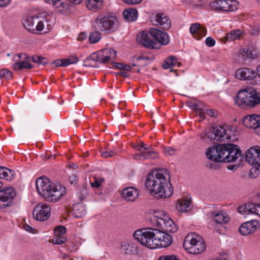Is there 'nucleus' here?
<instances>
[{
	"instance_id": "61",
	"label": "nucleus",
	"mask_w": 260,
	"mask_h": 260,
	"mask_svg": "<svg viewBox=\"0 0 260 260\" xmlns=\"http://www.w3.org/2000/svg\"><path fill=\"white\" fill-rule=\"evenodd\" d=\"M133 157L135 159L137 160H144L143 151H141L139 153L134 154Z\"/></svg>"
},
{
	"instance_id": "60",
	"label": "nucleus",
	"mask_w": 260,
	"mask_h": 260,
	"mask_svg": "<svg viewBox=\"0 0 260 260\" xmlns=\"http://www.w3.org/2000/svg\"><path fill=\"white\" fill-rule=\"evenodd\" d=\"M142 0H123V1L129 5H136L140 3Z\"/></svg>"
},
{
	"instance_id": "12",
	"label": "nucleus",
	"mask_w": 260,
	"mask_h": 260,
	"mask_svg": "<svg viewBox=\"0 0 260 260\" xmlns=\"http://www.w3.org/2000/svg\"><path fill=\"white\" fill-rule=\"evenodd\" d=\"M172 242V238L168 233L156 230L154 238V248L167 247Z\"/></svg>"
},
{
	"instance_id": "48",
	"label": "nucleus",
	"mask_w": 260,
	"mask_h": 260,
	"mask_svg": "<svg viewBox=\"0 0 260 260\" xmlns=\"http://www.w3.org/2000/svg\"><path fill=\"white\" fill-rule=\"evenodd\" d=\"M135 148L138 151L141 152V151H147V150L150 149V148H151V146L150 145H146L144 143L141 142L138 144Z\"/></svg>"
},
{
	"instance_id": "18",
	"label": "nucleus",
	"mask_w": 260,
	"mask_h": 260,
	"mask_svg": "<svg viewBox=\"0 0 260 260\" xmlns=\"http://www.w3.org/2000/svg\"><path fill=\"white\" fill-rule=\"evenodd\" d=\"M239 213L241 214H254L260 217V205L253 203H246L237 208Z\"/></svg>"
},
{
	"instance_id": "50",
	"label": "nucleus",
	"mask_w": 260,
	"mask_h": 260,
	"mask_svg": "<svg viewBox=\"0 0 260 260\" xmlns=\"http://www.w3.org/2000/svg\"><path fill=\"white\" fill-rule=\"evenodd\" d=\"M115 67L126 71H129L132 70V67L124 63H115Z\"/></svg>"
},
{
	"instance_id": "39",
	"label": "nucleus",
	"mask_w": 260,
	"mask_h": 260,
	"mask_svg": "<svg viewBox=\"0 0 260 260\" xmlns=\"http://www.w3.org/2000/svg\"><path fill=\"white\" fill-rule=\"evenodd\" d=\"M100 31L98 30L91 32L89 36V41L90 43H96L98 42L101 39V35Z\"/></svg>"
},
{
	"instance_id": "52",
	"label": "nucleus",
	"mask_w": 260,
	"mask_h": 260,
	"mask_svg": "<svg viewBox=\"0 0 260 260\" xmlns=\"http://www.w3.org/2000/svg\"><path fill=\"white\" fill-rule=\"evenodd\" d=\"M200 28V24L199 23H194L190 26V32L191 34H197L199 29Z\"/></svg>"
},
{
	"instance_id": "6",
	"label": "nucleus",
	"mask_w": 260,
	"mask_h": 260,
	"mask_svg": "<svg viewBox=\"0 0 260 260\" xmlns=\"http://www.w3.org/2000/svg\"><path fill=\"white\" fill-rule=\"evenodd\" d=\"M92 26L96 30L109 34L117 29L118 20L115 16L101 14L94 19Z\"/></svg>"
},
{
	"instance_id": "27",
	"label": "nucleus",
	"mask_w": 260,
	"mask_h": 260,
	"mask_svg": "<svg viewBox=\"0 0 260 260\" xmlns=\"http://www.w3.org/2000/svg\"><path fill=\"white\" fill-rule=\"evenodd\" d=\"M100 51L102 55H103L104 63L112 61L116 58V52L112 48H106Z\"/></svg>"
},
{
	"instance_id": "23",
	"label": "nucleus",
	"mask_w": 260,
	"mask_h": 260,
	"mask_svg": "<svg viewBox=\"0 0 260 260\" xmlns=\"http://www.w3.org/2000/svg\"><path fill=\"white\" fill-rule=\"evenodd\" d=\"M139 191L134 187H127L122 189L121 196L127 201L133 202L139 196Z\"/></svg>"
},
{
	"instance_id": "19",
	"label": "nucleus",
	"mask_w": 260,
	"mask_h": 260,
	"mask_svg": "<svg viewBox=\"0 0 260 260\" xmlns=\"http://www.w3.org/2000/svg\"><path fill=\"white\" fill-rule=\"evenodd\" d=\"M149 34L155 40V42H158L161 45H167L169 42V36L165 31L156 28H151L149 30Z\"/></svg>"
},
{
	"instance_id": "49",
	"label": "nucleus",
	"mask_w": 260,
	"mask_h": 260,
	"mask_svg": "<svg viewBox=\"0 0 260 260\" xmlns=\"http://www.w3.org/2000/svg\"><path fill=\"white\" fill-rule=\"evenodd\" d=\"M79 60L78 58L76 56H71L69 58H64V64L66 66L77 63Z\"/></svg>"
},
{
	"instance_id": "30",
	"label": "nucleus",
	"mask_w": 260,
	"mask_h": 260,
	"mask_svg": "<svg viewBox=\"0 0 260 260\" xmlns=\"http://www.w3.org/2000/svg\"><path fill=\"white\" fill-rule=\"evenodd\" d=\"M14 177V172L6 167L0 166V179L11 181Z\"/></svg>"
},
{
	"instance_id": "63",
	"label": "nucleus",
	"mask_w": 260,
	"mask_h": 260,
	"mask_svg": "<svg viewBox=\"0 0 260 260\" xmlns=\"http://www.w3.org/2000/svg\"><path fill=\"white\" fill-rule=\"evenodd\" d=\"M69 180H70L71 183H72V184L75 183L78 181V178L77 176V175L73 174L70 176Z\"/></svg>"
},
{
	"instance_id": "59",
	"label": "nucleus",
	"mask_w": 260,
	"mask_h": 260,
	"mask_svg": "<svg viewBox=\"0 0 260 260\" xmlns=\"http://www.w3.org/2000/svg\"><path fill=\"white\" fill-rule=\"evenodd\" d=\"M23 228L25 231L32 234H35L36 231V230L35 229H33L32 228H31L30 226L27 224H25L23 225Z\"/></svg>"
},
{
	"instance_id": "22",
	"label": "nucleus",
	"mask_w": 260,
	"mask_h": 260,
	"mask_svg": "<svg viewBox=\"0 0 260 260\" xmlns=\"http://www.w3.org/2000/svg\"><path fill=\"white\" fill-rule=\"evenodd\" d=\"M154 24L164 29H169L171 26V21L164 13H157L153 21Z\"/></svg>"
},
{
	"instance_id": "62",
	"label": "nucleus",
	"mask_w": 260,
	"mask_h": 260,
	"mask_svg": "<svg viewBox=\"0 0 260 260\" xmlns=\"http://www.w3.org/2000/svg\"><path fill=\"white\" fill-rule=\"evenodd\" d=\"M164 257L165 260H180L175 255H164Z\"/></svg>"
},
{
	"instance_id": "33",
	"label": "nucleus",
	"mask_w": 260,
	"mask_h": 260,
	"mask_svg": "<svg viewBox=\"0 0 260 260\" xmlns=\"http://www.w3.org/2000/svg\"><path fill=\"white\" fill-rule=\"evenodd\" d=\"M201 139L205 142H212L214 139V133L212 132V127L206 129L200 135Z\"/></svg>"
},
{
	"instance_id": "43",
	"label": "nucleus",
	"mask_w": 260,
	"mask_h": 260,
	"mask_svg": "<svg viewBox=\"0 0 260 260\" xmlns=\"http://www.w3.org/2000/svg\"><path fill=\"white\" fill-rule=\"evenodd\" d=\"M31 60L33 62L38 63L39 64L45 65L48 63L47 59L41 56L34 55L31 57Z\"/></svg>"
},
{
	"instance_id": "10",
	"label": "nucleus",
	"mask_w": 260,
	"mask_h": 260,
	"mask_svg": "<svg viewBox=\"0 0 260 260\" xmlns=\"http://www.w3.org/2000/svg\"><path fill=\"white\" fill-rule=\"evenodd\" d=\"M211 6L213 9L220 11L232 12L238 9V5L235 0H216Z\"/></svg>"
},
{
	"instance_id": "45",
	"label": "nucleus",
	"mask_w": 260,
	"mask_h": 260,
	"mask_svg": "<svg viewBox=\"0 0 260 260\" xmlns=\"http://www.w3.org/2000/svg\"><path fill=\"white\" fill-rule=\"evenodd\" d=\"M67 241V239L65 236H54V237L51 239V242L54 244H62Z\"/></svg>"
},
{
	"instance_id": "21",
	"label": "nucleus",
	"mask_w": 260,
	"mask_h": 260,
	"mask_svg": "<svg viewBox=\"0 0 260 260\" xmlns=\"http://www.w3.org/2000/svg\"><path fill=\"white\" fill-rule=\"evenodd\" d=\"M256 72L246 68L239 69L235 72V77L240 80H251L256 78Z\"/></svg>"
},
{
	"instance_id": "28",
	"label": "nucleus",
	"mask_w": 260,
	"mask_h": 260,
	"mask_svg": "<svg viewBox=\"0 0 260 260\" xmlns=\"http://www.w3.org/2000/svg\"><path fill=\"white\" fill-rule=\"evenodd\" d=\"M190 200L189 199H179L176 204V208L181 212H186L190 210Z\"/></svg>"
},
{
	"instance_id": "9",
	"label": "nucleus",
	"mask_w": 260,
	"mask_h": 260,
	"mask_svg": "<svg viewBox=\"0 0 260 260\" xmlns=\"http://www.w3.org/2000/svg\"><path fill=\"white\" fill-rule=\"evenodd\" d=\"M3 185L0 181V209L11 206L16 197V192L13 187H3Z\"/></svg>"
},
{
	"instance_id": "8",
	"label": "nucleus",
	"mask_w": 260,
	"mask_h": 260,
	"mask_svg": "<svg viewBox=\"0 0 260 260\" xmlns=\"http://www.w3.org/2000/svg\"><path fill=\"white\" fill-rule=\"evenodd\" d=\"M156 229L148 228L137 230L134 233L136 240L150 249H154V238Z\"/></svg>"
},
{
	"instance_id": "5",
	"label": "nucleus",
	"mask_w": 260,
	"mask_h": 260,
	"mask_svg": "<svg viewBox=\"0 0 260 260\" xmlns=\"http://www.w3.org/2000/svg\"><path fill=\"white\" fill-rule=\"evenodd\" d=\"M150 221L161 231L167 233H175L178 230V226L170 217L164 211L155 212L150 218Z\"/></svg>"
},
{
	"instance_id": "47",
	"label": "nucleus",
	"mask_w": 260,
	"mask_h": 260,
	"mask_svg": "<svg viewBox=\"0 0 260 260\" xmlns=\"http://www.w3.org/2000/svg\"><path fill=\"white\" fill-rule=\"evenodd\" d=\"M251 165L253 167L250 169V175L252 178H255L260 172V164Z\"/></svg>"
},
{
	"instance_id": "51",
	"label": "nucleus",
	"mask_w": 260,
	"mask_h": 260,
	"mask_svg": "<svg viewBox=\"0 0 260 260\" xmlns=\"http://www.w3.org/2000/svg\"><path fill=\"white\" fill-rule=\"evenodd\" d=\"M205 114H207L212 117H216L217 116V112L213 109H206L205 110L204 109V114L202 117L205 118Z\"/></svg>"
},
{
	"instance_id": "7",
	"label": "nucleus",
	"mask_w": 260,
	"mask_h": 260,
	"mask_svg": "<svg viewBox=\"0 0 260 260\" xmlns=\"http://www.w3.org/2000/svg\"><path fill=\"white\" fill-rule=\"evenodd\" d=\"M183 247L188 253L193 254H200L206 249L205 244L202 237L194 233H190L186 236Z\"/></svg>"
},
{
	"instance_id": "20",
	"label": "nucleus",
	"mask_w": 260,
	"mask_h": 260,
	"mask_svg": "<svg viewBox=\"0 0 260 260\" xmlns=\"http://www.w3.org/2000/svg\"><path fill=\"white\" fill-rule=\"evenodd\" d=\"M149 34L155 40V42H158L161 45H167L169 42V36L165 31L156 28H151L149 30Z\"/></svg>"
},
{
	"instance_id": "32",
	"label": "nucleus",
	"mask_w": 260,
	"mask_h": 260,
	"mask_svg": "<svg viewBox=\"0 0 260 260\" xmlns=\"http://www.w3.org/2000/svg\"><path fill=\"white\" fill-rule=\"evenodd\" d=\"M123 16L127 21H134L137 18V11L133 9L125 10L123 12Z\"/></svg>"
},
{
	"instance_id": "40",
	"label": "nucleus",
	"mask_w": 260,
	"mask_h": 260,
	"mask_svg": "<svg viewBox=\"0 0 260 260\" xmlns=\"http://www.w3.org/2000/svg\"><path fill=\"white\" fill-rule=\"evenodd\" d=\"M157 153L153 150L152 147L147 151H143L144 160L156 158L157 157Z\"/></svg>"
},
{
	"instance_id": "46",
	"label": "nucleus",
	"mask_w": 260,
	"mask_h": 260,
	"mask_svg": "<svg viewBox=\"0 0 260 260\" xmlns=\"http://www.w3.org/2000/svg\"><path fill=\"white\" fill-rule=\"evenodd\" d=\"M0 77L5 78L7 80L12 78V73L7 69H3L0 71Z\"/></svg>"
},
{
	"instance_id": "31",
	"label": "nucleus",
	"mask_w": 260,
	"mask_h": 260,
	"mask_svg": "<svg viewBox=\"0 0 260 260\" xmlns=\"http://www.w3.org/2000/svg\"><path fill=\"white\" fill-rule=\"evenodd\" d=\"M52 6L61 13L67 12L69 9V5L66 0H57Z\"/></svg>"
},
{
	"instance_id": "37",
	"label": "nucleus",
	"mask_w": 260,
	"mask_h": 260,
	"mask_svg": "<svg viewBox=\"0 0 260 260\" xmlns=\"http://www.w3.org/2000/svg\"><path fill=\"white\" fill-rule=\"evenodd\" d=\"M73 212L75 216L77 218L81 217L85 214L84 207L80 204L75 205L73 207Z\"/></svg>"
},
{
	"instance_id": "42",
	"label": "nucleus",
	"mask_w": 260,
	"mask_h": 260,
	"mask_svg": "<svg viewBox=\"0 0 260 260\" xmlns=\"http://www.w3.org/2000/svg\"><path fill=\"white\" fill-rule=\"evenodd\" d=\"M186 105L192 108V109L198 111L199 114L201 117L203 116V115L204 114V109L200 106V104L187 102Z\"/></svg>"
},
{
	"instance_id": "34",
	"label": "nucleus",
	"mask_w": 260,
	"mask_h": 260,
	"mask_svg": "<svg viewBox=\"0 0 260 260\" xmlns=\"http://www.w3.org/2000/svg\"><path fill=\"white\" fill-rule=\"evenodd\" d=\"M176 64H177L178 67H180L181 66V62H178L175 57L171 56H169L165 60L162 66L164 69H168L175 67Z\"/></svg>"
},
{
	"instance_id": "13",
	"label": "nucleus",
	"mask_w": 260,
	"mask_h": 260,
	"mask_svg": "<svg viewBox=\"0 0 260 260\" xmlns=\"http://www.w3.org/2000/svg\"><path fill=\"white\" fill-rule=\"evenodd\" d=\"M54 23V17L52 15L47 14L45 17L39 18L36 25V34L38 31L44 30L45 32L51 29Z\"/></svg>"
},
{
	"instance_id": "24",
	"label": "nucleus",
	"mask_w": 260,
	"mask_h": 260,
	"mask_svg": "<svg viewBox=\"0 0 260 260\" xmlns=\"http://www.w3.org/2000/svg\"><path fill=\"white\" fill-rule=\"evenodd\" d=\"M243 123L247 128L254 129L260 124V115L253 114L246 116L243 120Z\"/></svg>"
},
{
	"instance_id": "25",
	"label": "nucleus",
	"mask_w": 260,
	"mask_h": 260,
	"mask_svg": "<svg viewBox=\"0 0 260 260\" xmlns=\"http://www.w3.org/2000/svg\"><path fill=\"white\" fill-rule=\"evenodd\" d=\"M37 20H38V16L37 15L26 17L23 20V25L30 32L36 34L35 27Z\"/></svg>"
},
{
	"instance_id": "17",
	"label": "nucleus",
	"mask_w": 260,
	"mask_h": 260,
	"mask_svg": "<svg viewBox=\"0 0 260 260\" xmlns=\"http://www.w3.org/2000/svg\"><path fill=\"white\" fill-rule=\"evenodd\" d=\"M245 157L250 165L260 164V147H251L246 151Z\"/></svg>"
},
{
	"instance_id": "53",
	"label": "nucleus",
	"mask_w": 260,
	"mask_h": 260,
	"mask_svg": "<svg viewBox=\"0 0 260 260\" xmlns=\"http://www.w3.org/2000/svg\"><path fill=\"white\" fill-rule=\"evenodd\" d=\"M207 32V30L205 27H203L200 25V28L199 29V31H198L197 36L198 37L197 39H200L202 37L205 36L206 35Z\"/></svg>"
},
{
	"instance_id": "36",
	"label": "nucleus",
	"mask_w": 260,
	"mask_h": 260,
	"mask_svg": "<svg viewBox=\"0 0 260 260\" xmlns=\"http://www.w3.org/2000/svg\"><path fill=\"white\" fill-rule=\"evenodd\" d=\"M239 54L243 58V60L247 58H254L256 57V54H253L252 50L249 48L242 49L239 51Z\"/></svg>"
},
{
	"instance_id": "55",
	"label": "nucleus",
	"mask_w": 260,
	"mask_h": 260,
	"mask_svg": "<svg viewBox=\"0 0 260 260\" xmlns=\"http://www.w3.org/2000/svg\"><path fill=\"white\" fill-rule=\"evenodd\" d=\"M116 154L115 152L113 151L102 152L101 155L104 158H108L114 156Z\"/></svg>"
},
{
	"instance_id": "58",
	"label": "nucleus",
	"mask_w": 260,
	"mask_h": 260,
	"mask_svg": "<svg viewBox=\"0 0 260 260\" xmlns=\"http://www.w3.org/2000/svg\"><path fill=\"white\" fill-rule=\"evenodd\" d=\"M93 181H90L91 186L93 187L98 188L101 185V181H99L96 178H93Z\"/></svg>"
},
{
	"instance_id": "35",
	"label": "nucleus",
	"mask_w": 260,
	"mask_h": 260,
	"mask_svg": "<svg viewBox=\"0 0 260 260\" xmlns=\"http://www.w3.org/2000/svg\"><path fill=\"white\" fill-rule=\"evenodd\" d=\"M243 34V31L240 29H235L226 34V39L228 41H232L235 40L239 39Z\"/></svg>"
},
{
	"instance_id": "56",
	"label": "nucleus",
	"mask_w": 260,
	"mask_h": 260,
	"mask_svg": "<svg viewBox=\"0 0 260 260\" xmlns=\"http://www.w3.org/2000/svg\"><path fill=\"white\" fill-rule=\"evenodd\" d=\"M205 43L207 46L212 47L215 45V41L212 37H209L206 38Z\"/></svg>"
},
{
	"instance_id": "57",
	"label": "nucleus",
	"mask_w": 260,
	"mask_h": 260,
	"mask_svg": "<svg viewBox=\"0 0 260 260\" xmlns=\"http://www.w3.org/2000/svg\"><path fill=\"white\" fill-rule=\"evenodd\" d=\"M64 62V59H57L53 62V64L55 67H66Z\"/></svg>"
},
{
	"instance_id": "14",
	"label": "nucleus",
	"mask_w": 260,
	"mask_h": 260,
	"mask_svg": "<svg viewBox=\"0 0 260 260\" xmlns=\"http://www.w3.org/2000/svg\"><path fill=\"white\" fill-rule=\"evenodd\" d=\"M212 127V132L214 133V139L217 141L225 142L231 139L230 133L231 131L227 126H221Z\"/></svg>"
},
{
	"instance_id": "16",
	"label": "nucleus",
	"mask_w": 260,
	"mask_h": 260,
	"mask_svg": "<svg viewBox=\"0 0 260 260\" xmlns=\"http://www.w3.org/2000/svg\"><path fill=\"white\" fill-rule=\"evenodd\" d=\"M137 42L140 45L149 49L158 48L157 43L151 39L148 36V32L142 31L139 33L137 36Z\"/></svg>"
},
{
	"instance_id": "29",
	"label": "nucleus",
	"mask_w": 260,
	"mask_h": 260,
	"mask_svg": "<svg viewBox=\"0 0 260 260\" xmlns=\"http://www.w3.org/2000/svg\"><path fill=\"white\" fill-rule=\"evenodd\" d=\"M101 51L96 53H93L86 59V62H89V65L93 67H96L95 64H92L91 61H95L99 63H104L103 60V55H102Z\"/></svg>"
},
{
	"instance_id": "4",
	"label": "nucleus",
	"mask_w": 260,
	"mask_h": 260,
	"mask_svg": "<svg viewBox=\"0 0 260 260\" xmlns=\"http://www.w3.org/2000/svg\"><path fill=\"white\" fill-rule=\"evenodd\" d=\"M260 104V92L254 89L240 90L236 95L235 104L242 108H252Z\"/></svg>"
},
{
	"instance_id": "38",
	"label": "nucleus",
	"mask_w": 260,
	"mask_h": 260,
	"mask_svg": "<svg viewBox=\"0 0 260 260\" xmlns=\"http://www.w3.org/2000/svg\"><path fill=\"white\" fill-rule=\"evenodd\" d=\"M32 68L33 66L31 64L24 61L15 62L13 67V69L16 71L23 69H30Z\"/></svg>"
},
{
	"instance_id": "3",
	"label": "nucleus",
	"mask_w": 260,
	"mask_h": 260,
	"mask_svg": "<svg viewBox=\"0 0 260 260\" xmlns=\"http://www.w3.org/2000/svg\"><path fill=\"white\" fill-rule=\"evenodd\" d=\"M36 184L39 194L49 202H57L66 193V189L62 185L54 183L46 177L37 179Z\"/></svg>"
},
{
	"instance_id": "1",
	"label": "nucleus",
	"mask_w": 260,
	"mask_h": 260,
	"mask_svg": "<svg viewBox=\"0 0 260 260\" xmlns=\"http://www.w3.org/2000/svg\"><path fill=\"white\" fill-rule=\"evenodd\" d=\"M166 169H159L148 174L145 181L146 188L157 199H167L173 194V188L170 180L167 178Z\"/></svg>"
},
{
	"instance_id": "44",
	"label": "nucleus",
	"mask_w": 260,
	"mask_h": 260,
	"mask_svg": "<svg viewBox=\"0 0 260 260\" xmlns=\"http://www.w3.org/2000/svg\"><path fill=\"white\" fill-rule=\"evenodd\" d=\"M67 231L66 227L62 225H58L55 228L54 230V236H64Z\"/></svg>"
},
{
	"instance_id": "11",
	"label": "nucleus",
	"mask_w": 260,
	"mask_h": 260,
	"mask_svg": "<svg viewBox=\"0 0 260 260\" xmlns=\"http://www.w3.org/2000/svg\"><path fill=\"white\" fill-rule=\"evenodd\" d=\"M51 208L46 204H39L34 208L33 217L36 220L44 221L50 216Z\"/></svg>"
},
{
	"instance_id": "26",
	"label": "nucleus",
	"mask_w": 260,
	"mask_h": 260,
	"mask_svg": "<svg viewBox=\"0 0 260 260\" xmlns=\"http://www.w3.org/2000/svg\"><path fill=\"white\" fill-rule=\"evenodd\" d=\"M211 217H213L215 222L222 226L223 224H226L230 220V217L225 212L220 211L217 212H212Z\"/></svg>"
},
{
	"instance_id": "64",
	"label": "nucleus",
	"mask_w": 260,
	"mask_h": 260,
	"mask_svg": "<svg viewBox=\"0 0 260 260\" xmlns=\"http://www.w3.org/2000/svg\"><path fill=\"white\" fill-rule=\"evenodd\" d=\"M10 2V0H0V7L6 6Z\"/></svg>"
},
{
	"instance_id": "15",
	"label": "nucleus",
	"mask_w": 260,
	"mask_h": 260,
	"mask_svg": "<svg viewBox=\"0 0 260 260\" xmlns=\"http://www.w3.org/2000/svg\"><path fill=\"white\" fill-rule=\"evenodd\" d=\"M259 228L260 224L258 221L251 220L242 223L239 227V231L241 235L247 236L254 233Z\"/></svg>"
},
{
	"instance_id": "54",
	"label": "nucleus",
	"mask_w": 260,
	"mask_h": 260,
	"mask_svg": "<svg viewBox=\"0 0 260 260\" xmlns=\"http://www.w3.org/2000/svg\"><path fill=\"white\" fill-rule=\"evenodd\" d=\"M164 152L166 155H173L175 154L176 150L172 147H166L164 148Z\"/></svg>"
},
{
	"instance_id": "2",
	"label": "nucleus",
	"mask_w": 260,
	"mask_h": 260,
	"mask_svg": "<svg viewBox=\"0 0 260 260\" xmlns=\"http://www.w3.org/2000/svg\"><path fill=\"white\" fill-rule=\"evenodd\" d=\"M241 153L239 147L231 143L218 144L208 148L206 151L208 159L228 163L236 161L241 157Z\"/></svg>"
},
{
	"instance_id": "41",
	"label": "nucleus",
	"mask_w": 260,
	"mask_h": 260,
	"mask_svg": "<svg viewBox=\"0 0 260 260\" xmlns=\"http://www.w3.org/2000/svg\"><path fill=\"white\" fill-rule=\"evenodd\" d=\"M100 5V0H87L86 2V6L89 10L97 9Z\"/></svg>"
}]
</instances>
